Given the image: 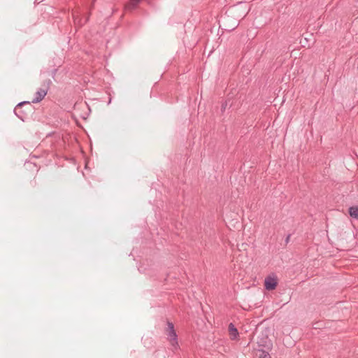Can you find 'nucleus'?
Masks as SVG:
<instances>
[{"label":"nucleus","instance_id":"obj_10","mask_svg":"<svg viewBox=\"0 0 358 358\" xmlns=\"http://www.w3.org/2000/svg\"><path fill=\"white\" fill-rule=\"evenodd\" d=\"M289 237H290V236H289V235L287 237V238H286V242H288V241H289Z\"/></svg>","mask_w":358,"mask_h":358},{"label":"nucleus","instance_id":"obj_3","mask_svg":"<svg viewBox=\"0 0 358 358\" xmlns=\"http://www.w3.org/2000/svg\"><path fill=\"white\" fill-rule=\"evenodd\" d=\"M27 106L29 108V111L32 110V106L29 101L20 102L17 105V106L15 108V113L16 115H17L18 117L20 118L23 121L25 117L24 115H26V113L22 110V108L23 106Z\"/></svg>","mask_w":358,"mask_h":358},{"label":"nucleus","instance_id":"obj_5","mask_svg":"<svg viewBox=\"0 0 358 358\" xmlns=\"http://www.w3.org/2000/svg\"><path fill=\"white\" fill-rule=\"evenodd\" d=\"M229 331L231 338L232 340H235L238 336V332L237 329L235 327V326L232 323H230L229 325Z\"/></svg>","mask_w":358,"mask_h":358},{"label":"nucleus","instance_id":"obj_6","mask_svg":"<svg viewBox=\"0 0 358 358\" xmlns=\"http://www.w3.org/2000/svg\"><path fill=\"white\" fill-rule=\"evenodd\" d=\"M349 214L351 217L358 220V206H352L349 208Z\"/></svg>","mask_w":358,"mask_h":358},{"label":"nucleus","instance_id":"obj_4","mask_svg":"<svg viewBox=\"0 0 358 358\" xmlns=\"http://www.w3.org/2000/svg\"><path fill=\"white\" fill-rule=\"evenodd\" d=\"M276 279L271 276H268L265 278L264 286L267 290H273L276 287Z\"/></svg>","mask_w":358,"mask_h":358},{"label":"nucleus","instance_id":"obj_7","mask_svg":"<svg viewBox=\"0 0 358 358\" xmlns=\"http://www.w3.org/2000/svg\"><path fill=\"white\" fill-rule=\"evenodd\" d=\"M256 355L258 358H271L269 353L264 350H258Z\"/></svg>","mask_w":358,"mask_h":358},{"label":"nucleus","instance_id":"obj_2","mask_svg":"<svg viewBox=\"0 0 358 358\" xmlns=\"http://www.w3.org/2000/svg\"><path fill=\"white\" fill-rule=\"evenodd\" d=\"M166 332L171 345L176 348L178 346V336L174 329V325L172 322H167V329Z\"/></svg>","mask_w":358,"mask_h":358},{"label":"nucleus","instance_id":"obj_9","mask_svg":"<svg viewBox=\"0 0 358 358\" xmlns=\"http://www.w3.org/2000/svg\"><path fill=\"white\" fill-rule=\"evenodd\" d=\"M227 103H223L222 105V110L224 111L227 107Z\"/></svg>","mask_w":358,"mask_h":358},{"label":"nucleus","instance_id":"obj_1","mask_svg":"<svg viewBox=\"0 0 358 358\" xmlns=\"http://www.w3.org/2000/svg\"><path fill=\"white\" fill-rule=\"evenodd\" d=\"M50 84L51 80L50 79L45 80L42 85V87L39 88L36 91L35 94V97L33 99L31 102L36 103L41 101L47 94Z\"/></svg>","mask_w":358,"mask_h":358},{"label":"nucleus","instance_id":"obj_8","mask_svg":"<svg viewBox=\"0 0 358 358\" xmlns=\"http://www.w3.org/2000/svg\"><path fill=\"white\" fill-rule=\"evenodd\" d=\"M139 1L140 0H131L130 2L127 5H126L125 8L127 10L134 9L139 3Z\"/></svg>","mask_w":358,"mask_h":358}]
</instances>
